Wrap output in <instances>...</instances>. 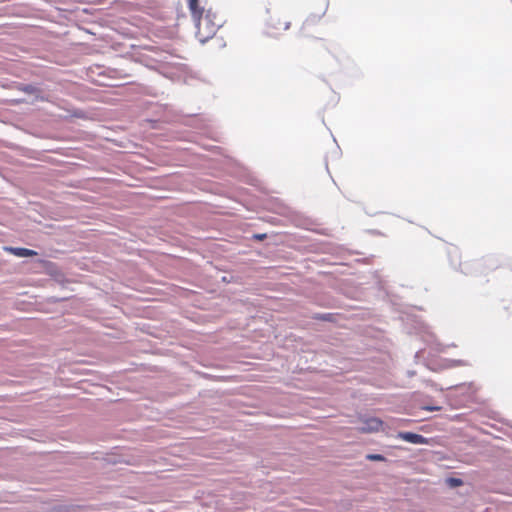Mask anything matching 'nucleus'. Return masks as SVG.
Wrapping results in <instances>:
<instances>
[{
    "label": "nucleus",
    "mask_w": 512,
    "mask_h": 512,
    "mask_svg": "<svg viewBox=\"0 0 512 512\" xmlns=\"http://www.w3.org/2000/svg\"><path fill=\"white\" fill-rule=\"evenodd\" d=\"M188 6L196 22V36L200 42L204 43L216 34L222 21L211 9L200 8L199 0H188Z\"/></svg>",
    "instance_id": "nucleus-1"
},
{
    "label": "nucleus",
    "mask_w": 512,
    "mask_h": 512,
    "mask_svg": "<svg viewBox=\"0 0 512 512\" xmlns=\"http://www.w3.org/2000/svg\"><path fill=\"white\" fill-rule=\"evenodd\" d=\"M397 438L412 444H428L429 440L424 436L413 432H399Z\"/></svg>",
    "instance_id": "nucleus-2"
},
{
    "label": "nucleus",
    "mask_w": 512,
    "mask_h": 512,
    "mask_svg": "<svg viewBox=\"0 0 512 512\" xmlns=\"http://www.w3.org/2000/svg\"><path fill=\"white\" fill-rule=\"evenodd\" d=\"M268 25L270 28L277 30V31H286L290 28L291 21L287 19V17H284L281 19V17H270Z\"/></svg>",
    "instance_id": "nucleus-3"
},
{
    "label": "nucleus",
    "mask_w": 512,
    "mask_h": 512,
    "mask_svg": "<svg viewBox=\"0 0 512 512\" xmlns=\"http://www.w3.org/2000/svg\"><path fill=\"white\" fill-rule=\"evenodd\" d=\"M382 426V421L378 418L366 419L363 426L359 429L362 433H371L378 431Z\"/></svg>",
    "instance_id": "nucleus-4"
},
{
    "label": "nucleus",
    "mask_w": 512,
    "mask_h": 512,
    "mask_svg": "<svg viewBox=\"0 0 512 512\" xmlns=\"http://www.w3.org/2000/svg\"><path fill=\"white\" fill-rule=\"evenodd\" d=\"M326 10H327V3L324 2L322 5H320V7L317 9V11L309 14V16L305 20V24L306 25L315 24L318 20H320L325 15Z\"/></svg>",
    "instance_id": "nucleus-5"
},
{
    "label": "nucleus",
    "mask_w": 512,
    "mask_h": 512,
    "mask_svg": "<svg viewBox=\"0 0 512 512\" xmlns=\"http://www.w3.org/2000/svg\"><path fill=\"white\" fill-rule=\"evenodd\" d=\"M5 250L17 257H32L37 255L36 251L27 248L5 247Z\"/></svg>",
    "instance_id": "nucleus-6"
},
{
    "label": "nucleus",
    "mask_w": 512,
    "mask_h": 512,
    "mask_svg": "<svg viewBox=\"0 0 512 512\" xmlns=\"http://www.w3.org/2000/svg\"><path fill=\"white\" fill-rule=\"evenodd\" d=\"M366 459L370 461H384L385 457L380 454H368Z\"/></svg>",
    "instance_id": "nucleus-7"
},
{
    "label": "nucleus",
    "mask_w": 512,
    "mask_h": 512,
    "mask_svg": "<svg viewBox=\"0 0 512 512\" xmlns=\"http://www.w3.org/2000/svg\"><path fill=\"white\" fill-rule=\"evenodd\" d=\"M447 482L449 483V485L451 487H458V486H461L463 484V481L459 478H449L447 480Z\"/></svg>",
    "instance_id": "nucleus-8"
},
{
    "label": "nucleus",
    "mask_w": 512,
    "mask_h": 512,
    "mask_svg": "<svg viewBox=\"0 0 512 512\" xmlns=\"http://www.w3.org/2000/svg\"><path fill=\"white\" fill-rule=\"evenodd\" d=\"M255 237H256L257 239L262 240V239L265 237V234H262V235H256Z\"/></svg>",
    "instance_id": "nucleus-9"
}]
</instances>
